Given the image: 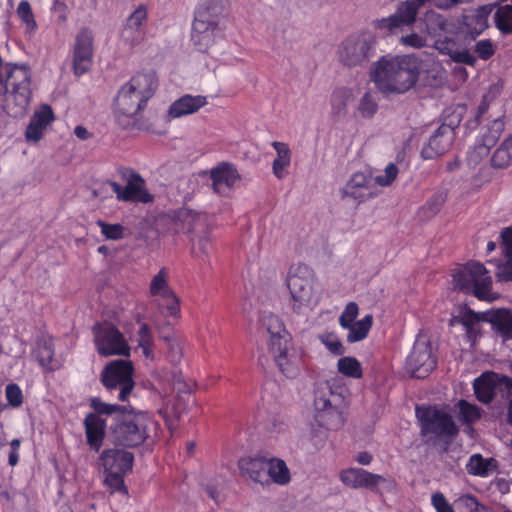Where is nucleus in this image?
Segmentation results:
<instances>
[{"mask_svg":"<svg viewBox=\"0 0 512 512\" xmlns=\"http://www.w3.org/2000/svg\"><path fill=\"white\" fill-rule=\"evenodd\" d=\"M369 74L382 94H403L417 83L420 63L413 55H385L372 64Z\"/></svg>","mask_w":512,"mask_h":512,"instance_id":"obj_1","label":"nucleus"},{"mask_svg":"<svg viewBox=\"0 0 512 512\" xmlns=\"http://www.w3.org/2000/svg\"><path fill=\"white\" fill-rule=\"evenodd\" d=\"M158 86L155 73L134 75L119 90L115 99V116L122 125H129L137 114L144 109Z\"/></svg>","mask_w":512,"mask_h":512,"instance_id":"obj_2","label":"nucleus"},{"mask_svg":"<svg viewBox=\"0 0 512 512\" xmlns=\"http://www.w3.org/2000/svg\"><path fill=\"white\" fill-rule=\"evenodd\" d=\"M286 283L291 295V308L295 313L306 315L320 303L321 290L309 266L301 263L292 265Z\"/></svg>","mask_w":512,"mask_h":512,"instance_id":"obj_3","label":"nucleus"},{"mask_svg":"<svg viewBox=\"0 0 512 512\" xmlns=\"http://www.w3.org/2000/svg\"><path fill=\"white\" fill-rule=\"evenodd\" d=\"M421 32L433 40V46L441 54L448 55L451 60L457 63L473 66L477 57L466 48H459L457 41L451 37L444 36L443 33L449 31L446 18L435 12L428 10L420 19Z\"/></svg>","mask_w":512,"mask_h":512,"instance_id":"obj_4","label":"nucleus"},{"mask_svg":"<svg viewBox=\"0 0 512 512\" xmlns=\"http://www.w3.org/2000/svg\"><path fill=\"white\" fill-rule=\"evenodd\" d=\"M347 388L332 387L328 383L315 394L314 405L319 421L327 429H339L345 422V410L348 407Z\"/></svg>","mask_w":512,"mask_h":512,"instance_id":"obj_5","label":"nucleus"},{"mask_svg":"<svg viewBox=\"0 0 512 512\" xmlns=\"http://www.w3.org/2000/svg\"><path fill=\"white\" fill-rule=\"evenodd\" d=\"M453 288L471 292L480 300L493 302L499 294L492 291V277L489 271L479 262H469L458 267L452 274Z\"/></svg>","mask_w":512,"mask_h":512,"instance_id":"obj_6","label":"nucleus"},{"mask_svg":"<svg viewBox=\"0 0 512 512\" xmlns=\"http://www.w3.org/2000/svg\"><path fill=\"white\" fill-rule=\"evenodd\" d=\"M377 46L376 34L363 29L349 34L338 45L337 60L347 67L363 66L375 56Z\"/></svg>","mask_w":512,"mask_h":512,"instance_id":"obj_7","label":"nucleus"},{"mask_svg":"<svg viewBox=\"0 0 512 512\" xmlns=\"http://www.w3.org/2000/svg\"><path fill=\"white\" fill-rule=\"evenodd\" d=\"M6 87L9 90L5 104L8 114L13 117L24 115L31 96L30 73L28 69L18 65L10 67Z\"/></svg>","mask_w":512,"mask_h":512,"instance_id":"obj_8","label":"nucleus"},{"mask_svg":"<svg viewBox=\"0 0 512 512\" xmlns=\"http://www.w3.org/2000/svg\"><path fill=\"white\" fill-rule=\"evenodd\" d=\"M156 427V422L147 413L138 412L128 415L115 431L116 441L127 447L139 446L150 437Z\"/></svg>","mask_w":512,"mask_h":512,"instance_id":"obj_9","label":"nucleus"},{"mask_svg":"<svg viewBox=\"0 0 512 512\" xmlns=\"http://www.w3.org/2000/svg\"><path fill=\"white\" fill-rule=\"evenodd\" d=\"M437 364L436 349L430 338L420 333L406 359L407 371L416 378L426 377Z\"/></svg>","mask_w":512,"mask_h":512,"instance_id":"obj_10","label":"nucleus"},{"mask_svg":"<svg viewBox=\"0 0 512 512\" xmlns=\"http://www.w3.org/2000/svg\"><path fill=\"white\" fill-rule=\"evenodd\" d=\"M169 277L168 269L161 268L150 281L149 295L164 316L178 318L180 316V302L169 286Z\"/></svg>","mask_w":512,"mask_h":512,"instance_id":"obj_11","label":"nucleus"},{"mask_svg":"<svg viewBox=\"0 0 512 512\" xmlns=\"http://www.w3.org/2000/svg\"><path fill=\"white\" fill-rule=\"evenodd\" d=\"M101 381L107 389L119 388V400L126 401L135 384L132 362L126 360L110 362L101 374Z\"/></svg>","mask_w":512,"mask_h":512,"instance_id":"obj_12","label":"nucleus"},{"mask_svg":"<svg viewBox=\"0 0 512 512\" xmlns=\"http://www.w3.org/2000/svg\"><path fill=\"white\" fill-rule=\"evenodd\" d=\"M94 343L101 356L129 355L130 347L123 334L109 323H97L93 327Z\"/></svg>","mask_w":512,"mask_h":512,"instance_id":"obj_13","label":"nucleus"},{"mask_svg":"<svg viewBox=\"0 0 512 512\" xmlns=\"http://www.w3.org/2000/svg\"><path fill=\"white\" fill-rule=\"evenodd\" d=\"M268 351L285 377L294 379L300 375L302 356L301 351L294 344L293 337L268 346Z\"/></svg>","mask_w":512,"mask_h":512,"instance_id":"obj_14","label":"nucleus"},{"mask_svg":"<svg viewBox=\"0 0 512 512\" xmlns=\"http://www.w3.org/2000/svg\"><path fill=\"white\" fill-rule=\"evenodd\" d=\"M416 416L421 423L423 434L436 436H453L458 429L446 411L435 407H418Z\"/></svg>","mask_w":512,"mask_h":512,"instance_id":"obj_15","label":"nucleus"},{"mask_svg":"<svg viewBox=\"0 0 512 512\" xmlns=\"http://www.w3.org/2000/svg\"><path fill=\"white\" fill-rule=\"evenodd\" d=\"M359 314V307L355 302H349L341 315L339 316V325L347 330V342L356 343L364 340L372 327L373 316L371 314L365 315L358 321H355Z\"/></svg>","mask_w":512,"mask_h":512,"instance_id":"obj_16","label":"nucleus"},{"mask_svg":"<svg viewBox=\"0 0 512 512\" xmlns=\"http://www.w3.org/2000/svg\"><path fill=\"white\" fill-rule=\"evenodd\" d=\"M94 37L90 30L82 29L75 37L71 50L72 69L76 76L87 73L93 63Z\"/></svg>","mask_w":512,"mask_h":512,"instance_id":"obj_17","label":"nucleus"},{"mask_svg":"<svg viewBox=\"0 0 512 512\" xmlns=\"http://www.w3.org/2000/svg\"><path fill=\"white\" fill-rule=\"evenodd\" d=\"M509 382H512V378L493 372L484 373L474 381L475 395L479 401L487 404L497 393L505 397L509 392Z\"/></svg>","mask_w":512,"mask_h":512,"instance_id":"obj_18","label":"nucleus"},{"mask_svg":"<svg viewBox=\"0 0 512 512\" xmlns=\"http://www.w3.org/2000/svg\"><path fill=\"white\" fill-rule=\"evenodd\" d=\"M342 197L351 198L358 203L365 202L379 194L374 185L373 177L369 173L356 172L341 189Z\"/></svg>","mask_w":512,"mask_h":512,"instance_id":"obj_19","label":"nucleus"},{"mask_svg":"<svg viewBox=\"0 0 512 512\" xmlns=\"http://www.w3.org/2000/svg\"><path fill=\"white\" fill-rule=\"evenodd\" d=\"M110 187L116 194L119 201H135L148 203L152 201V196L145 189L144 179L137 173H131L128 177L127 184L122 187L116 182H107L102 188Z\"/></svg>","mask_w":512,"mask_h":512,"instance_id":"obj_20","label":"nucleus"},{"mask_svg":"<svg viewBox=\"0 0 512 512\" xmlns=\"http://www.w3.org/2000/svg\"><path fill=\"white\" fill-rule=\"evenodd\" d=\"M492 10L493 6L485 5L462 15L459 20V33L475 39L488 27V17Z\"/></svg>","mask_w":512,"mask_h":512,"instance_id":"obj_21","label":"nucleus"},{"mask_svg":"<svg viewBox=\"0 0 512 512\" xmlns=\"http://www.w3.org/2000/svg\"><path fill=\"white\" fill-rule=\"evenodd\" d=\"M223 38V30L217 23L193 22L191 40L199 51L205 52Z\"/></svg>","mask_w":512,"mask_h":512,"instance_id":"obj_22","label":"nucleus"},{"mask_svg":"<svg viewBox=\"0 0 512 512\" xmlns=\"http://www.w3.org/2000/svg\"><path fill=\"white\" fill-rule=\"evenodd\" d=\"M212 189L215 193L225 194L240 180L236 167L228 162L219 163L209 171Z\"/></svg>","mask_w":512,"mask_h":512,"instance_id":"obj_23","label":"nucleus"},{"mask_svg":"<svg viewBox=\"0 0 512 512\" xmlns=\"http://www.w3.org/2000/svg\"><path fill=\"white\" fill-rule=\"evenodd\" d=\"M341 482L353 489H375L385 481L381 475L371 473L361 468H349L340 472Z\"/></svg>","mask_w":512,"mask_h":512,"instance_id":"obj_24","label":"nucleus"},{"mask_svg":"<svg viewBox=\"0 0 512 512\" xmlns=\"http://www.w3.org/2000/svg\"><path fill=\"white\" fill-rule=\"evenodd\" d=\"M54 120V113L50 106L43 105L33 114L25 132L28 142L37 143L43 137L48 126Z\"/></svg>","mask_w":512,"mask_h":512,"instance_id":"obj_25","label":"nucleus"},{"mask_svg":"<svg viewBox=\"0 0 512 512\" xmlns=\"http://www.w3.org/2000/svg\"><path fill=\"white\" fill-rule=\"evenodd\" d=\"M238 468L240 474L262 487H268L267 477V458L255 457V458H242L238 462Z\"/></svg>","mask_w":512,"mask_h":512,"instance_id":"obj_26","label":"nucleus"},{"mask_svg":"<svg viewBox=\"0 0 512 512\" xmlns=\"http://www.w3.org/2000/svg\"><path fill=\"white\" fill-rule=\"evenodd\" d=\"M453 130L448 126L440 127L429 139L428 144L422 149L424 159H433L444 154L452 145Z\"/></svg>","mask_w":512,"mask_h":512,"instance_id":"obj_27","label":"nucleus"},{"mask_svg":"<svg viewBox=\"0 0 512 512\" xmlns=\"http://www.w3.org/2000/svg\"><path fill=\"white\" fill-rule=\"evenodd\" d=\"M208 104V99L203 95L185 94L175 100L168 109V116L172 119L181 118L198 112Z\"/></svg>","mask_w":512,"mask_h":512,"instance_id":"obj_28","label":"nucleus"},{"mask_svg":"<svg viewBox=\"0 0 512 512\" xmlns=\"http://www.w3.org/2000/svg\"><path fill=\"white\" fill-rule=\"evenodd\" d=\"M105 471L127 472L132 469V453L120 449L104 450L100 457Z\"/></svg>","mask_w":512,"mask_h":512,"instance_id":"obj_29","label":"nucleus"},{"mask_svg":"<svg viewBox=\"0 0 512 512\" xmlns=\"http://www.w3.org/2000/svg\"><path fill=\"white\" fill-rule=\"evenodd\" d=\"M207 216L202 213L182 209L177 216L176 225L179 231L193 233V236L199 233H205L208 227Z\"/></svg>","mask_w":512,"mask_h":512,"instance_id":"obj_30","label":"nucleus"},{"mask_svg":"<svg viewBox=\"0 0 512 512\" xmlns=\"http://www.w3.org/2000/svg\"><path fill=\"white\" fill-rule=\"evenodd\" d=\"M225 3L226 0H202L196 9L194 20L220 25Z\"/></svg>","mask_w":512,"mask_h":512,"instance_id":"obj_31","label":"nucleus"},{"mask_svg":"<svg viewBox=\"0 0 512 512\" xmlns=\"http://www.w3.org/2000/svg\"><path fill=\"white\" fill-rule=\"evenodd\" d=\"M263 329L268 333L267 345L271 346L284 340H289L292 335L286 329L282 319L272 313L263 315L261 319Z\"/></svg>","mask_w":512,"mask_h":512,"instance_id":"obj_32","label":"nucleus"},{"mask_svg":"<svg viewBox=\"0 0 512 512\" xmlns=\"http://www.w3.org/2000/svg\"><path fill=\"white\" fill-rule=\"evenodd\" d=\"M84 425L88 444L98 451L105 436V420L97 414H89L85 418Z\"/></svg>","mask_w":512,"mask_h":512,"instance_id":"obj_33","label":"nucleus"},{"mask_svg":"<svg viewBox=\"0 0 512 512\" xmlns=\"http://www.w3.org/2000/svg\"><path fill=\"white\" fill-rule=\"evenodd\" d=\"M147 19V10L144 6L138 7L127 19L126 25L122 31V37L133 43L142 39L141 27Z\"/></svg>","mask_w":512,"mask_h":512,"instance_id":"obj_34","label":"nucleus"},{"mask_svg":"<svg viewBox=\"0 0 512 512\" xmlns=\"http://www.w3.org/2000/svg\"><path fill=\"white\" fill-rule=\"evenodd\" d=\"M276 151V157L272 163V171L276 178L283 179L288 173L291 165L292 151L285 142L274 141L271 143Z\"/></svg>","mask_w":512,"mask_h":512,"instance_id":"obj_35","label":"nucleus"},{"mask_svg":"<svg viewBox=\"0 0 512 512\" xmlns=\"http://www.w3.org/2000/svg\"><path fill=\"white\" fill-rule=\"evenodd\" d=\"M268 486L276 484L285 486L291 481L290 470L284 460L280 458H267Z\"/></svg>","mask_w":512,"mask_h":512,"instance_id":"obj_36","label":"nucleus"},{"mask_svg":"<svg viewBox=\"0 0 512 512\" xmlns=\"http://www.w3.org/2000/svg\"><path fill=\"white\" fill-rule=\"evenodd\" d=\"M420 7L421 6L413 0H405L397 5L392 15L401 27L412 26L416 22Z\"/></svg>","mask_w":512,"mask_h":512,"instance_id":"obj_37","label":"nucleus"},{"mask_svg":"<svg viewBox=\"0 0 512 512\" xmlns=\"http://www.w3.org/2000/svg\"><path fill=\"white\" fill-rule=\"evenodd\" d=\"M489 322L506 339H512V313L506 309H499L489 314Z\"/></svg>","mask_w":512,"mask_h":512,"instance_id":"obj_38","label":"nucleus"},{"mask_svg":"<svg viewBox=\"0 0 512 512\" xmlns=\"http://www.w3.org/2000/svg\"><path fill=\"white\" fill-rule=\"evenodd\" d=\"M354 99V92L351 88H336L330 99L331 112L333 115H343L347 112L348 105Z\"/></svg>","mask_w":512,"mask_h":512,"instance_id":"obj_39","label":"nucleus"},{"mask_svg":"<svg viewBox=\"0 0 512 512\" xmlns=\"http://www.w3.org/2000/svg\"><path fill=\"white\" fill-rule=\"evenodd\" d=\"M466 469L471 475L486 477L496 469V460L485 459L480 454H474L470 457Z\"/></svg>","mask_w":512,"mask_h":512,"instance_id":"obj_40","label":"nucleus"},{"mask_svg":"<svg viewBox=\"0 0 512 512\" xmlns=\"http://www.w3.org/2000/svg\"><path fill=\"white\" fill-rule=\"evenodd\" d=\"M379 110V104L377 98L371 92H366L358 101L355 109V117L370 120L372 119Z\"/></svg>","mask_w":512,"mask_h":512,"instance_id":"obj_41","label":"nucleus"},{"mask_svg":"<svg viewBox=\"0 0 512 512\" xmlns=\"http://www.w3.org/2000/svg\"><path fill=\"white\" fill-rule=\"evenodd\" d=\"M137 348L141 349L142 355L147 359H154V343L151 329L146 323H141L136 335Z\"/></svg>","mask_w":512,"mask_h":512,"instance_id":"obj_42","label":"nucleus"},{"mask_svg":"<svg viewBox=\"0 0 512 512\" xmlns=\"http://www.w3.org/2000/svg\"><path fill=\"white\" fill-rule=\"evenodd\" d=\"M17 16L24 27L25 33L33 35L37 29V23L32 12L30 3L27 0H22L16 10Z\"/></svg>","mask_w":512,"mask_h":512,"instance_id":"obj_43","label":"nucleus"},{"mask_svg":"<svg viewBox=\"0 0 512 512\" xmlns=\"http://www.w3.org/2000/svg\"><path fill=\"white\" fill-rule=\"evenodd\" d=\"M497 137L487 138L483 142L478 143L473 149L469 150L467 155L468 164L476 167L480 162L485 159L489 153L490 148L495 144Z\"/></svg>","mask_w":512,"mask_h":512,"instance_id":"obj_44","label":"nucleus"},{"mask_svg":"<svg viewBox=\"0 0 512 512\" xmlns=\"http://www.w3.org/2000/svg\"><path fill=\"white\" fill-rule=\"evenodd\" d=\"M479 320L480 318L477 313L468 308H461L458 314L453 317L452 325L459 323L466 328L469 335H472L477 331Z\"/></svg>","mask_w":512,"mask_h":512,"instance_id":"obj_45","label":"nucleus"},{"mask_svg":"<svg viewBox=\"0 0 512 512\" xmlns=\"http://www.w3.org/2000/svg\"><path fill=\"white\" fill-rule=\"evenodd\" d=\"M512 162V136L505 140L494 152L491 163L496 168H504Z\"/></svg>","mask_w":512,"mask_h":512,"instance_id":"obj_46","label":"nucleus"},{"mask_svg":"<svg viewBox=\"0 0 512 512\" xmlns=\"http://www.w3.org/2000/svg\"><path fill=\"white\" fill-rule=\"evenodd\" d=\"M338 371L350 378H361L362 377V366L360 362L354 357H342L337 362Z\"/></svg>","mask_w":512,"mask_h":512,"instance_id":"obj_47","label":"nucleus"},{"mask_svg":"<svg viewBox=\"0 0 512 512\" xmlns=\"http://www.w3.org/2000/svg\"><path fill=\"white\" fill-rule=\"evenodd\" d=\"M192 251L197 256H207L212 250V237L209 228L205 229V233H199L191 238Z\"/></svg>","mask_w":512,"mask_h":512,"instance_id":"obj_48","label":"nucleus"},{"mask_svg":"<svg viewBox=\"0 0 512 512\" xmlns=\"http://www.w3.org/2000/svg\"><path fill=\"white\" fill-rule=\"evenodd\" d=\"M495 23L502 33L512 32V5H504L497 9Z\"/></svg>","mask_w":512,"mask_h":512,"instance_id":"obj_49","label":"nucleus"},{"mask_svg":"<svg viewBox=\"0 0 512 512\" xmlns=\"http://www.w3.org/2000/svg\"><path fill=\"white\" fill-rule=\"evenodd\" d=\"M371 26L374 30L379 31L383 35H392L401 28L392 14L388 17L373 20Z\"/></svg>","mask_w":512,"mask_h":512,"instance_id":"obj_50","label":"nucleus"},{"mask_svg":"<svg viewBox=\"0 0 512 512\" xmlns=\"http://www.w3.org/2000/svg\"><path fill=\"white\" fill-rule=\"evenodd\" d=\"M399 173L398 167L394 163H388L383 172L373 177L374 185L378 188L390 186L397 178Z\"/></svg>","mask_w":512,"mask_h":512,"instance_id":"obj_51","label":"nucleus"},{"mask_svg":"<svg viewBox=\"0 0 512 512\" xmlns=\"http://www.w3.org/2000/svg\"><path fill=\"white\" fill-rule=\"evenodd\" d=\"M168 348V358L171 363H179L183 355L184 340L179 337L165 338Z\"/></svg>","mask_w":512,"mask_h":512,"instance_id":"obj_52","label":"nucleus"},{"mask_svg":"<svg viewBox=\"0 0 512 512\" xmlns=\"http://www.w3.org/2000/svg\"><path fill=\"white\" fill-rule=\"evenodd\" d=\"M460 418L465 423H473L481 416L479 408L465 400L458 403Z\"/></svg>","mask_w":512,"mask_h":512,"instance_id":"obj_53","label":"nucleus"},{"mask_svg":"<svg viewBox=\"0 0 512 512\" xmlns=\"http://www.w3.org/2000/svg\"><path fill=\"white\" fill-rule=\"evenodd\" d=\"M96 224L101 229V234L108 240H120L124 237V227L120 224H109L98 220Z\"/></svg>","mask_w":512,"mask_h":512,"instance_id":"obj_54","label":"nucleus"},{"mask_svg":"<svg viewBox=\"0 0 512 512\" xmlns=\"http://www.w3.org/2000/svg\"><path fill=\"white\" fill-rule=\"evenodd\" d=\"M321 343L333 354L341 355L344 353V347L335 333L325 332L319 335Z\"/></svg>","mask_w":512,"mask_h":512,"instance_id":"obj_55","label":"nucleus"},{"mask_svg":"<svg viewBox=\"0 0 512 512\" xmlns=\"http://www.w3.org/2000/svg\"><path fill=\"white\" fill-rule=\"evenodd\" d=\"M90 407L95 411L94 414L112 415L123 411V407L116 404H108L103 402L100 398L93 397L90 399Z\"/></svg>","mask_w":512,"mask_h":512,"instance_id":"obj_56","label":"nucleus"},{"mask_svg":"<svg viewBox=\"0 0 512 512\" xmlns=\"http://www.w3.org/2000/svg\"><path fill=\"white\" fill-rule=\"evenodd\" d=\"M35 356L37 361L43 368L53 369L52 360L54 356V351L49 344H38L37 349L35 351Z\"/></svg>","mask_w":512,"mask_h":512,"instance_id":"obj_57","label":"nucleus"},{"mask_svg":"<svg viewBox=\"0 0 512 512\" xmlns=\"http://www.w3.org/2000/svg\"><path fill=\"white\" fill-rule=\"evenodd\" d=\"M503 255L506 260L497 265L495 276L500 282H509L512 281V253Z\"/></svg>","mask_w":512,"mask_h":512,"instance_id":"obj_58","label":"nucleus"},{"mask_svg":"<svg viewBox=\"0 0 512 512\" xmlns=\"http://www.w3.org/2000/svg\"><path fill=\"white\" fill-rule=\"evenodd\" d=\"M5 396L8 405L13 408H18L23 403V393L17 384H8L5 388Z\"/></svg>","mask_w":512,"mask_h":512,"instance_id":"obj_59","label":"nucleus"},{"mask_svg":"<svg viewBox=\"0 0 512 512\" xmlns=\"http://www.w3.org/2000/svg\"><path fill=\"white\" fill-rule=\"evenodd\" d=\"M399 42L403 46L420 49L427 45V37L418 33H410L401 36Z\"/></svg>","mask_w":512,"mask_h":512,"instance_id":"obj_60","label":"nucleus"},{"mask_svg":"<svg viewBox=\"0 0 512 512\" xmlns=\"http://www.w3.org/2000/svg\"><path fill=\"white\" fill-rule=\"evenodd\" d=\"M474 51L479 58L488 60L494 55L495 48L490 39H482L475 44Z\"/></svg>","mask_w":512,"mask_h":512,"instance_id":"obj_61","label":"nucleus"},{"mask_svg":"<svg viewBox=\"0 0 512 512\" xmlns=\"http://www.w3.org/2000/svg\"><path fill=\"white\" fill-rule=\"evenodd\" d=\"M105 484L112 489V491H121L124 490V480L123 475L126 472H115V471H105Z\"/></svg>","mask_w":512,"mask_h":512,"instance_id":"obj_62","label":"nucleus"},{"mask_svg":"<svg viewBox=\"0 0 512 512\" xmlns=\"http://www.w3.org/2000/svg\"><path fill=\"white\" fill-rule=\"evenodd\" d=\"M432 505L437 512H454L452 506L442 493H434L431 498Z\"/></svg>","mask_w":512,"mask_h":512,"instance_id":"obj_63","label":"nucleus"},{"mask_svg":"<svg viewBox=\"0 0 512 512\" xmlns=\"http://www.w3.org/2000/svg\"><path fill=\"white\" fill-rule=\"evenodd\" d=\"M503 246V254L512 253V226L506 227L500 234Z\"/></svg>","mask_w":512,"mask_h":512,"instance_id":"obj_64","label":"nucleus"}]
</instances>
